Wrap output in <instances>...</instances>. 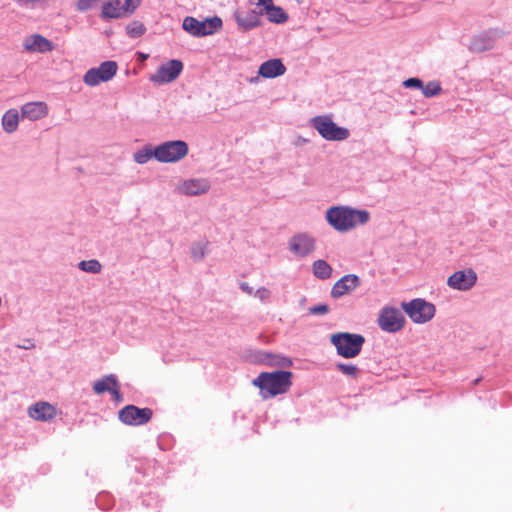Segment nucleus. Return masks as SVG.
I'll use <instances>...</instances> for the list:
<instances>
[{"instance_id": "1", "label": "nucleus", "mask_w": 512, "mask_h": 512, "mask_svg": "<svg viewBox=\"0 0 512 512\" xmlns=\"http://www.w3.org/2000/svg\"><path fill=\"white\" fill-rule=\"evenodd\" d=\"M293 373L287 370L261 372L252 384L260 389L263 399L286 393L292 386Z\"/></svg>"}, {"instance_id": "2", "label": "nucleus", "mask_w": 512, "mask_h": 512, "mask_svg": "<svg viewBox=\"0 0 512 512\" xmlns=\"http://www.w3.org/2000/svg\"><path fill=\"white\" fill-rule=\"evenodd\" d=\"M330 342L335 346L339 356L349 359L360 354L365 338L361 334L338 332L331 335Z\"/></svg>"}, {"instance_id": "3", "label": "nucleus", "mask_w": 512, "mask_h": 512, "mask_svg": "<svg viewBox=\"0 0 512 512\" xmlns=\"http://www.w3.org/2000/svg\"><path fill=\"white\" fill-rule=\"evenodd\" d=\"M310 125L327 141H344L350 137V131L338 126L330 115H318L310 120Z\"/></svg>"}, {"instance_id": "4", "label": "nucleus", "mask_w": 512, "mask_h": 512, "mask_svg": "<svg viewBox=\"0 0 512 512\" xmlns=\"http://www.w3.org/2000/svg\"><path fill=\"white\" fill-rule=\"evenodd\" d=\"M222 27V20L218 16H214L211 18H206L202 21L192 17L187 16L183 19L182 28L191 36L194 37H203L207 35H212L220 30Z\"/></svg>"}, {"instance_id": "5", "label": "nucleus", "mask_w": 512, "mask_h": 512, "mask_svg": "<svg viewBox=\"0 0 512 512\" xmlns=\"http://www.w3.org/2000/svg\"><path fill=\"white\" fill-rule=\"evenodd\" d=\"M401 307L409 318L417 324H423L430 321L436 312L435 306L422 298H416L409 302H402Z\"/></svg>"}, {"instance_id": "6", "label": "nucleus", "mask_w": 512, "mask_h": 512, "mask_svg": "<svg viewBox=\"0 0 512 512\" xmlns=\"http://www.w3.org/2000/svg\"><path fill=\"white\" fill-rule=\"evenodd\" d=\"M189 152L188 144L183 140H172L156 146V160L160 163H175Z\"/></svg>"}, {"instance_id": "7", "label": "nucleus", "mask_w": 512, "mask_h": 512, "mask_svg": "<svg viewBox=\"0 0 512 512\" xmlns=\"http://www.w3.org/2000/svg\"><path fill=\"white\" fill-rule=\"evenodd\" d=\"M353 208L346 206L331 207L326 211V220L336 231L347 232L355 227Z\"/></svg>"}, {"instance_id": "8", "label": "nucleus", "mask_w": 512, "mask_h": 512, "mask_svg": "<svg viewBox=\"0 0 512 512\" xmlns=\"http://www.w3.org/2000/svg\"><path fill=\"white\" fill-rule=\"evenodd\" d=\"M152 415V409L148 407L139 408L135 405H127L118 413L119 420L129 426L144 425L150 421Z\"/></svg>"}, {"instance_id": "9", "label": "nucleus", "mask_w": 512, "mask_h": 512, "mask_svg": "<svg viewBox=\"0 0 512 512\" xmlns=\"http://www.w3.org/2000/svg\"><path fill=\"white\" fill-rule=\"evenodd\" d=\"M378 324L383 331L395 333L404 327L405 318L397 308L384 307L379 314Z\"/></svg>"}, {"instance_id": "10", "label": "nucleus", "mask_w": 512, "mask_h": 512, "mask_svg": "<svg viewBox=\"0 0 512 512\" xmlns=\"http://www.w3.org/2000/svg\"><path fill=\"white\" fill-rule=\"evenodd\" d=\"M183 70V63L178 59H171L166 63H163L154 73L151 75L150 80L155 84H166L173 82L181 74Z\"/></svg>"}, {"instance_id": "11", "label": "nucleus", "mask_w": 512, "mask_h": 512, "mask_svg": "<svg viewBox=\"0 0 512 512\" xmlns=\"http://www.w3.org/2000/svg\"><path fill=\"white\" fill-rule=\"evenodd\" d=\"M477 279V273L473 269L467 268L452 273L447 279V285L453 290L469 291L475 286Z\"/></svg>"}, {"instance_id": "12", "label": "nucleus", "mask_w": 512, "mask_h": 512, "mask_svg": "<svg viewBox=\"0 0 512 512\" xmlns=\"http://www.w3.org/2000/svg\"><path fill=\"white\" fill-rule=\"evenodd\" d=\"M315 248V239L307 233H298L289 240V250L299 258L307 257Z\"/></svg>"}, {"instance_id": "13", "label": "nucleus", "mask_w": 512, "mask_h": 512, "mask_svg": "<svg viewBox=\"0 0 512 512\" xmlns=\"http://www.w3.org/2000/svg\"><path fill=\"white\" fill-rule=\"evenodd\" d=\"M360 278L355 274H347L341 277L331 289V297L339 299L350 294L360 285Z\"/></svg>"}, {"instance_id": "14", "label": "nucleus", "mask_w": 512, "mask_h": 512, "mask_svg": "<svg viewBox=\"0 0 512 512\" xmlns=\"http://www.w3.org/2000/svg\"><path fill=\"white\" fill-rule=\"evenodd\" d=\"M261 14L262 12H257L252 9L236 10L234 12V18L243 31H249L261 24Z\"/></svg>"}, {"instance_id": "15", "label": "nucleus", "mask_w": 512, "mask_h": 512, "mask_svg": "<svg viewBox=\"0 0 512 512\" xmlns=\"http://www.w3.org/2000/svg\"><path fill=\"white\" fill-rule=\"evenodd\" d=\"M24 48L30 52L47 53L54 49L53 43L40 34H33L25 38Z\"/></svg>"}, {"instance_id": "16", "label": "nucleus", "mask_w": 512, "mask_h": 512, "mask_svg": "<svg viewBox=\"0 0 512 512\" xmlns=\"http://www.w3.org/2000/svg\"><path fill=\"white\" fill-rule=\"evenodd\" d=\"M285 72L286 67L279 58H273L263 62L258 69V74L267 79L282 76Z\"/></svg>"}, {"instance_id": "17", "label": "nucleus", "mask_w": 512, "mask_h": 512, "mask_svg": "<svg viewBox=\"0 0 512 512\" xmlns=\"http://www.w3.org/2000/svg\"><path fill=\"white\" fill-rule=\"evenodd\" d=\"M28 415L37 421H49L56 415V409L48 402L40 401L28 408Z\"/></svg>"}, {"instance_id": "18", "label": "nucleus", "mask_w": 512, "mask_h": 512, "mask_svg": "<svg viewBox=\"0 0 512 512\" xmlns=\"http://www.w3.org/2000/svg\"><path fill=\"white\" fill-rule=\"evenodd\" d=\"M210 188L209 181L204 178L189 179L182 183L179 190L182 194L196 196L206 193Z\"/></svg>"}, {"instance_id": "19", "label": "nucleus", "mask_w": 512, "mask_h": 512, "mask_svg": "<svg viewBox=\"0 0 512 512\" xmlns=\"http://www.w3.org/2000/svg\"><path fill=\"white\" fill-rule=\"evenodd\" d=\"M48 114V107L45 102H28L21 107L22 118H27L31 121L39 120Z\"/></svg>"}, {"instance_id": "20", "label": "nucleus", "mask_w": 512, "mask_h": 512, "mask_svg": "<svg viewBox=\"0 0 512 512\" xmlns=\"http://www.w3.org/2000/svg\"><path fill=\"white\" fill-rule=\"evenodd\" d=\"M126 15L121 0H109L102 6L101 17L104 19H116Z\"/></svg>"}, {"instance_id": "21", "label": "nucleus", "mask_w": 512, "mask_h": 512, "mask_svg": "<svg viewBox=\"0 0 512 512\" xmlns=\"http://www.w3.org/2000/svg\"><path fill=\"white\" fill-rule=\"evenodd\" d=\"M494 46V39L488 33H481L474 36L469 44V50L476 53L485 52L492 49Z\"/></svg>"}, {"instance_id": "22", "label": "nucleus", "mask_w": 512, "mask_h": 512, "mask_svg": "<svg viewBox=\"0 0 512 512\" xmlns=\"http://www.w3.org/2000/svg\"><path fill=\"white\" fill-rule=\"evenodd\" d=\"M19 124V113L16 109L6 111L2 117V127L6 133H13Z\"/></svg>"}, {"instance_id": "23", "label": "nucleus", "mask_w": 512, "mask_h": 512, "mask_svg": "<svg viewBox=\"0 0 512 512\" xmlns=\"http://www.w3.org/2000/svg\"><path fill=\"white\" fill-rule=\"evenodd\" d=\"M118 386V379L114 374H109L97 380L93 384V390L96 394L110 392L111 387Z\"/></svg>"}, {"instance_id": "24", "label": "nucleus", "mask_w": 512, "mask_h": 512, "mask_svg": "<svg viewBox=\"0 0 512 512\" xmlns=\"http://www.w3.org/2000/svg\"><path fill=\"white\" fill-rule=\"evenodd\" d=\"M312 268L314 276L320 280H326L330 278L333 271L330 264L321 259L314 261Z\"/></svg>"}, {"instance_id": "25", "label": "nucleus", "mask_w": 512, "mask_h": 512, "mask_svg": "<svg viewBox=\"0 0 512 512\" xmlns=\"http://www.w3.org/2000/svg\"><path fill=\"white\" fill-rule=\"evenodd\" d=\"M103 79V82L111 80L117 73V63L115 61H105L95 68Z\"/></svg>"}, {"instance_id": "26", "label": "nucleus", "mask_w": 512, "mask_h": 512, "mask_svg": "<svg viewBox=\"0 0 512 512\" xmlns=\"http://www.w3.org/2000/svg\"><path fill=\"white\" fill-rule=\"evenodd\" d=\"M152 158L156 159V147L152 148L150 145H145L133 154L134 161L140 165L146 164Z\"/></svg>"}, {"instance_id": "27", "label": "nucleus", "mask_w": 512, "mask_h": 512, "mask_svg": "<svg viewBox=\"0 0 512 512\" xmlns=\"http://www.w3.org/2000/svg\"><path fill=\"white\" fill-rule=\"evenodd\" d=\"M267 19L272 23H284L288 19L287 13L279 6L271 5L264 11Z\"/></svg>"}, {"instance_id": "28", "label": "nucleus", "mask_w": 512, "mask_h": 512, "mask_svg": "<svg viewBox=\"0 0 512 512\" xmlns=\"http://www.w3.org/2000/svg\"><path fill=\"white\" fill-rule=\"evenodd\" d=\"M126 32L131 38H139L146 32V27L140 21H132L126 26Z\"/></svg>"}, {"instance_id": "29", "label": "nucleus", "mask_w": 512, "mask_h": 512, "mask_svg": "<svg viewBox=\"0 0 512 512\" xmlns=\"http://www.w3.org/2000/svg\"><path fill=\"white\" fill-rule=\"evenodd\" d=\"M78 268L84 272L96 274L101 271L102 266L98 260L91 259L80 261L78 264Z\"/></svg>"}, {"instance_id": "30", "label": "nucleus", "mask_w": 512, "mask_h": 512, "mask_svg": "<svg viewBox=\"0 0 512 512\" xmlns=\"http://www.w3.org/2000/svg\"><path fill=\"white\" fill-rule=\"evenodd\" d=\"M422 94L427 97L431 98L434 97L442 91L441 85L438 81H430L426 85L423 84L422 86Z\"/></svg>"}, {"instance_id": "31", "label": "nucleus", "mask_w": 512, "mask_h": 512, "mask_svg": "<svg viewBox=\"0 0 512 512\" xmlns=\"http://www.w3.org/2000/svg\"><path fill=\"white\" fill-rule=\"evenodd\" d=\"M83 81L86 85L93 87L103 82V79L95 68H91L84 74Z\"/></svg>"}, {"instance_id": "32", "label": "nucleus", "mask_w": 512, "mask_h": 512, "mask_svg": "<svg viewBox=\"0 0 512 512\" xmlns=\"http://www.w3.org/2000/svg\"><path fill=\"white\" fill-rule=\"evenodd\" d=\"M269 361L268 363L273 366L288 368L292 366V360L288 357L281 356V355H269Z\"/></svg>"}, {"instance_id": "33", "label": "nucleus", "mask_w": 512, "mask_h": 512, "mask_svg": "<svg viewBox=\"0 0 512 512\" xmlns=\"http://www.w3.org/2000/svg\"><path fill=\"white\" fill-rule=\"evenodd\" d=\"M206 255V244L203 242L194 243L191 247V256L195 261L202 260Z\"/></svg>"}, {"instance_id": "34", "label": "nucleus", "mask_w": 512, "mask_h": 512, "mask_svg": "<svg viewBox=\"0 0 512 512\" xmlns=\"http://www.w3.org/2000/svg\"><path fill=\"white\" fill-rule=\"evenodd\" d=\"M336 368L344 375L352 378H356L359 373V369L357 366L353 364H344L338 363L336 364Z\"/></svg>"}, {"instance_id": "35", "label": "nucleus", "mask_w": 512, "mask_h": 512, "mask_svg": "<svg viewBox=\"0 0 512 512\" xmlns=\"http://www.w3.org/2000/svg\"><path fill=\"white\" fill-rule=\"evenodd\" d=\"M352 216H353V219H354V222H355V226L357 224H365V223H367L369 221V218H370L369 212L366 211V210H356V209H353Z\"/></svg>"}, {"instance_id": "36", "label": "nucleus", "mask_w": 512, "mask_h": 512, "mask_svg": "<svg viewBox=\"0 0 512 512\" xmlns=\"http://www.w3.org/2000/svg\"><path fill=\"white\" fill-rule=\"evenodd\" d=\"M46 0H15L18 6L26 9H33L41 4H43Z\"/></svg>"}, {"instance_id": "37", "label": "nucleus", "mask_w": 512, "mask_h": 512, "mask_svg": "<svg viewBox=\"0 0 512 512\" xmlns=\"http://www.w3.org/2000/svg\"><path fill=\"white\" fill-rule=\"evenodd\" d=\"M330 311V307L327 304H318L309 307L308 312L312 315H325Z\"/></svg>"}, {"instance_id": "38", "label": "nucleus", "mask_w": 512, "mask_h": 512, "mask_svg": "<svg viewBox=\"0 0 512 512\" xmlns=\"http://www.w3.org/2000/svg\"><path fill=\"white\" fill-rule=\"evenodd\" d=\"M403 86L405 88H417V89H422V86H423V81L419 78H416V77H413V78H408L406 79L404 82H403Z\"/></svg>"}, {"instance_id": "39", "label": "nucleus", "mask_w": 512, "mask_h": 512, "mask_svg": "<svg viewBox=\"0 0 512 512\" xmlns=\"http://www.w3.org/2000/svg\"><path fill=\"white\" fill-rule=\"evenodd\" d=\"M141 0H125V3L123 4L124 10L126 14L133 13L137 7L140 5Z\"/></svg>"}, {"instance_id": "40", "label": "nucleus", "mask_w": 512, "mask_h": 512, "mask_svg": "<svg viewBox=\"0 0 512 512\" xmlns=\"http://www.w3.org/2000/svg\"><path fill=\"white\" fill-rule=\"evenodd\" d=\"M95 1L96 0H78L77 9L82 12L88 11L93 7Z\"/></svg>"}, {"instance_id": "41", "label": "nucleus", "mask_w": 512, "mask_h": 512, "mask_svg": "<svg viewBox=\"0 0 512 512\" xmlns=\"http://www.w3.org/2000/svg\"><path fill=\"white\" fill-rule=\"evenodd\" d=\"M270 291L265 287H260L254 293L255 297L259 298L262 302L266 301L270 297Z\"/></svg>"}, {"instance_id": "42", "label": "nucleus", "mask_w": 512, "mask_h": 512, "mask_svg": "<svg viewBox=\"0 0 512 512\" xmlns=\"http://www.w3.org/2000/svg\"><path fill=\"white\" fill-rule=\"evenodd\" d=\"M109 393L113 396L115 401H117V402L122 401V395L120 393V386L119 385L111 387V390H110Z\"/></svg>"}, {"instance_id": "43", "label": "nucleus", "mask_w": 512, "mask_h": 512, "mask_svg": "<svg viewBox=\"0 0 512 512\" xmlns=\"http://www.w3.org/2000/svg\"><path fill=\"white\" fill-rule=\"evenodd\" d=\"M240 288L243 292H246L249 295H252L254 293L253 288L249 286V284L246 282L241 283Z\"/></svg>"}, {"instance_id": "44", "label": "nucleus", "mask_w": 512, "mask_h": 512, "mask_svg": "<svg viewBox=\"0 0 512 512\" xmlns=\"http://www.w3.org/2000/svg\"><path fill=\"white\" fill-rule=\"evenodd\" d=\"M257 5L262 6L263 11H265L268 8V6H271L274 4H273V0H258Z\"/></svg>"}, {"instance_id": "45", "label": "nucleus", "mask_w": 512, "mask_h": 512, "mask_svg": "<svg viewBox=\"0 0 512 512\" xmlns=\"http://www.w3.org/2000/svg\"><path fill=\"white\" fill-rule=\"evenodd\" d=\"M22 349H31L34 347V344L31 342V340H26V343L24 345H19Z\"/></svg>"}, {"instance_id": "46", "label": "nucleus", "mask_w": 512, "mask_h": 512, "mask_svg": "<svg viewBox=\"0 0 512 512\" xmlns=\"http://www.w3.org/2000/svg\"><path fill=\"white\" fill-rule=\"evenodd\" d=\"M259 74L255 77H251L248 81L251 83V84H254V83H257L258 80H259Z\"/></svg>"}, {"instance_id": "47", "label": "nucleus", "mask_w": 512, "mask_h": 512, "mask_svg": "<svg viewBox=\"0 0 512 512\" xmlns=\"http://www.w3.org/2000/svg\"><path fill=\"white\" fill-rule=\"evenodd\" d=\"M480 380H481V378H476V379L474 380V382H473V383H474V385L478 384V383L480 382Z\"/></svg>"}]
</instances>
